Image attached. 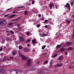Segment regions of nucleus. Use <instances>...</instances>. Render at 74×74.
<instances>
[{
    "mask_svg": "<svg viewBox=\"0 0 74 74\" xmlns=\"http://www.w3.org/2000/svg\"><path fill=\"white\" fill-rule=\"evenodd\" d=\"M66 22H68L69 23V24H70V21L66 20Z\"/></svg>",
    "mask_w": 74,
    "mask_h": 74,
    "instance_id": "79ce46f5",
    "label": "nucleus"
},
{
    "mask_svg": "<svg viewBox=\"0 0 74 74\" xmlns=\"http://www.w3.org/2000/svg\"><path fill=\"white\" fill-rule=\"evenodd\" d=\"M26 35L27 36H29V32H28L26 33Z\"/></svg>",
    "mask_w": 74,
    "mask_h": 74,
    "instance_id": "09e8293b",
    "label": "nucleus"
},
{
    "mask_svg": "<svg viewBox=\"0 0 74 74\" xmlns=\"http://www.w3.org/2000/svg\"><path fill=\"white\" fill-rule=\"evenodd\" d=\"M11 10V8L8 9V10H7L6 11V12H7V11H8L9 10Z\"/></svg>",
    "mask_w": 74,
    "mask_h": 74,
    "instance_id": "a19ab883",
    "label": "nucleus"
},
{
    "mask_svg": "<svg viewBox=\"0 0 74 74\" xmlns=\"http://www.w3.org/2000/svg\"><path fill=\"white\" fill-rule=\"evenodd\" d=\"M18 54L20 57H21V58H22V60H26V57L24 56L22 54V53L20 52H19Z\"/></svg>",
    "mask_w": 74,
    "mask_h": 74,
    "instance_id": "f257e3e1",
    "label": "nucleus"
},
{
    "mask_svg": "<svg viewBox=\"0 0 74 74\" xmlns=\"http://www.w3.org/2000/svg\"><path fill=\"white\" fill-rule=\"evenodd\" d=\"M5 17H7V16H8V14H6L5 15Z\"/></svg>",
    "mask_w": 74,
    "mask_h": 74,
    "instance_id": "c03bdc74",
    "label": "nucleus"
},
{
    "mask_svg": "<svg viewBox=\"0 0 74 74\" xmlns=\"http://www.w3.org/2000/svg\"><path fill=\"white\" fill-rule=\"evenodd\" d=\"M16 55V53H15V52H12V55L13 56H14V55Z\"/></svg>",
    "mask_w": 74,
    "mask_h": 74,
    "instance_id": "f704fd0d",
    "label": "nucleus"
},
{
    "mask_svg": "<svg viewBox=\"0 0 74 74\" xmlns=\"http://www.w3.org/2000/svg\"><path fill=\"white\" fill-rule=\"evenodd\" d=\"M29 71L27 70H25V71L24 72V74H26L27 73V72Z\"/></svg>",
    "mask_w": 74,
    "mask_h": 74,
    "instance_id": "4be33fe9",
    "label": "nucleus"
},
{
    "mask_svg": "<svg viewBox=\"0 0 74 74\" xmlns=\"http://www.w3.org/2000/svg\"><path fill=\"white\" fill-rule=\"evenodd\" d=\"M23 51L24 52H29V50L28 49L26 48H24L23 49Z\"/></svg>",
    "mask_w": 74,
    "mask_h": 74,
    "instance_id": "9b49d317",
    "label": "nucleus"
},
{
    "mask_svg": "<svg viewBox=\"0 0 74 74\" xmlns=\"http://www.w3.org/2000/svg\"><path fill=\"white\" fill-rule=\"evenodd\" d=\"M40 21H44V18H40Z\"/></svg>",
    "mask_w": 74,
    "mask_h": 74,
    "instance_id": "37998d69",
    "label": "nucleus"
},
{
    "mask_svg": "<svg viewBox=\"0 0 74 74\" xmlns=\"http://www.w3.org/2000/svg\"><path fill=\"white\" fill-rule=\"evenodd\" d=\"M73 50V47H69L67 49V50H68V51H71Z\"/></svg>",
    "mask_w": 74,
    "mask_h": 74,
    "instance_id": "f8f14e48",
    "label": "nucleus"
},
{
    "mask_svg": "<svg viewBox=\"0 0 74 74\" xmlns=\"http://www.w3.org/2000/svg\"><path fill=\"white\" fill-rule=\"evenodd\" d=\"M49 7H50V8H52L53 7V5H52V3L50 4Z\"/></svg>",
    "mask_w": 74,
    "mask_h": 74,
    "instance_id": "cd10ccee",
    "label": "nucleus"
},
{
    "mask_svg": "<svg viewBox=\"0 0 74 74\" xmlns=\"http://www.w3.org/2000/svg\"><path fill=\"white\" fill-rule=\"evenodd\" d=\"M5 42V40L3 39L2 40V42H1L2 44H4Z\"/></svg>",
    "mask_w": 74,
    "mask_h": 74,
    "instance_id": "c756f323",
    "label": "nucleus"
},
{
    "mask_svg": "<svg viewBox=\"0 0 74 74\" xmlns=\"http://www.w3.org/2000/svg\"><path fill=\"white\" fill-rule=\"evenodd\" d=\"M40 63V62H36V64H39Z\"/></svg>",
    "mask_w": 74,
    "mask_h": 74,
    "instance_id": "3c124183",
    "label": "nucleus"
},
{
    "mask_svg": "<svg viewBox=\"0 0 74 74\" xmlns=\"http://www.w3.org/2000/svg\"><path fill=\"white\" fill-rule=\"evenodd\" d=\"M10 59H14V57H13L12 56H10Z\"/></svg>",
    "mask_w": 74,
    "mask_h": 74,
    "instance_id": "c9c22d12",
    "label": "nucleus"
},
{
    "mask_svg": "<svg viewBox=\"0 0 74 74\" xmlns=\"http://www.w3.org/2000/svg\"><path fill=\"white\" fill-rule=\"evenodd\" d=\"M6 60H10L8 58H6L5 56L3 58V62H4L6 61Z\"/></svg>",
    "mask_w": 74,
    "mask_h": 74,
    "instance_id": "39448f33",
    "label": "nucleus"
},
{
    "mask_svg": "<svg viewBox=\"0 0 74 74\" xmlns=\"http://www.w3.org/2000/svg\"><path fill=\"white\" fill-rule=\"evenodd\" d=\"M52 66V62H50V68H51Z\"/></svg>",
    "mask_w": 74,
    "mask_h": 74,
    "instance_id": "473e14b6",
    "label": "nucleus"
},
{
    "mask_svg": "<svg viewBox=\"0 0 74 74\" xmlns=\"http://www.w3.org/2000/svg\"><path fill=\"white\" fill-rule=\"evenodd\" d=\"M73 32H74V33L72 35V37L73 39H74V30H73Z\"/></svg>",
    "mask_w": 74,
    "mask_h": 74,
    "instance_id": "e433bc0d",
    "label": "nucleus"
},
{
    "mask_svg": "<svg viewBox=\"0 0 74 74\" xmlns=\"http://www.w3.org/2000/svg\"><path fill=\"white\" fill-rule=\"evenodd\" d=\"M45 27L46 28H47V27H48V25H45Z\"/></svg>",
    "mask_w": 74,
    "mask_h": 74,
    "instance_id": "4d7b16f0",
    "label": "nucleus"
},
{
    "mask_svg": "<svg viewBox=\"0 0 74 74\" xmlns=\"http://www.w3.org/2000/svg\"><path fill=\"white\" fill-rule=\"evenodd\" d=\"M18 29L19 31H20V32H21V31H22V28H21V27H18Z\"/></svg>",
    "mask_w": 74,
    "mask_h": 74,
    "instance_id": "412c9836",
    "label": "nucleus"
},
{
    "mask_svg": "<svg viewBox=\"0 0 74 74\" xmlns=\"http://www.w3.org/2000/svg\"><path fill=\"white\" fill-rule=\"evenodd\" d=\"M63 44H63V42H62L60 45L61 46V45H63Z\"/></svg>",
    "mask_w": 74,
    "mask_h": 74,
    "instance_id": "bf43d9fd",
    "label": "nucleus"
},
{
    "mask_svg": "<svg viewBox=\"0 0 74 74\" xmlns=\"http://www.w3.org/2000/svg\"><path fill=\"white\" fill-rule=\"evenodd\" d=\"M16 12H17V10H15L14 11L12 12V14H15V13H16Z\"/></svg>",
    "mask_w": 74,
    "mask_h": 74,
    "instance_id": "72a5a7b5",
    "label": "nucleus"
},
{
    "mask_svg": "<svg viewBox=\"0 0 74 74\" xmlns=\"http://www.w3.org/2000/svg\"><path fill=\"white\" fill-rule=\"evenodd\" d=\"M16 16V14H13L12 15H11L10 16H9V18H13V17L15 16Z\"/></svg>",
    "mask_w": 74,
    "mask_h": 74,
    "instance_id": "4468645a",
    "label": "nucleus"
},
{
    "mask_svg": "<svg viewBox=\"0 0 74 74\" xmlns=\"http://www.w3.org/2000/svg\"><path fill=\"white\" fill-rule=\"evenodd\" d=\"M31 41V40L30 39H28V40H27L26 42L27 43V42H30Z\"/></svg>",
    "mask_w": 74,
    "mask_h": 74,
    "instance_id": "bb28decb",
    "label": "nucleus"
},
{
    "mask_svg": "<svg viewBox=\"0 0 74 74\" xmlns=\"http://www.w3.org/2000/svg\"><path fill=\"white\" fill-rule=\"evenodd\" d=\"M35 51H36V50H35V49H33V50H32V52H35Z\"/></svg>",
    "mask_w": 74,
    "mask_h": 74,
    "instance_id": "0e129e2a",
    "label": "nucleus"
},
{
    "mask_svg": "<svg viewBox=\"0 0 74 74\" xmlns=\"http://www.w3.org/2000/svg\"><path fill=\"white\" fill-rule=\"evenodd\" d=\"M48 61L47 60H46L44 62H43V64H47L48 63Z\"/></svg>",
    "mask_w": 74,
    "mask_h": 74,
    "instance_id": "dca6fc26",
    "label": "nucleus"
},
{
    "mask_svg": "<svg viewBox=\"0 0 74 74\" xmlns=\"http://www.w3.org/2000/svg\"><path fill=\"white\" fill-rule=\"evenodd\" d=\"M25 8V7H24L23 6H22L21 7V8Z\"/></svg>",
    "mask_w": 74,
    "mask_h": 74,
    "instance_id": "e2e57ef3",
    "label": "nucleus"
},
{
    "mask_svg": "<svg viewBox=\"0 0 74 74\" xmlns=\"http://www.w3.org/2000/svg\"><path fill=\"white\" fill-rule=\"evenodd\" d=\"M2 49H3V48L1 47L0 49V52H1L2 51Z\"/></svg>",
    "mask_w": 74,
    "mask_h": 74,
    "instance_id": "49530a36",
    "label": "nucleus"
},
{
    "mask_svg": "<svg viewBox=\"0 0 74 74\" xmlns=\"http://www.w3.org/2000/svg\"><path fill=\"white\" fill-rule=\"evenodd\" d=\"M63 65V64H58L57 65V67H60V66H62Z\"/></svg>",
    "mask_w": 74,
    "mask_h": 74,
    "instance_id": "b1692460",
    "label": "nucleus"
},
{
    "mask_svg": "<svg viewBox=\"0 0 74 74\" xmlns=\"http://www.w3.org/2000/svg\"><path fill=\"white\" fill-rule=\"evenodd\" d=\"M16 33H19V31H15Z\"/></svg>",
    "mask_w": 74,
    "mask_h": 74,
    "instance_id": "603ef678",
    "label": "nucleus"
},
{
    "mask_svg": "<svg viewBox=\"0 0 74 74\" xmlns=\"http://www.w3.org/2000/svg\"><path fill=\"white\" fill-rule=\"evenodd\" d=\"M63 47H66V45H63Z\"/></svg>",
    "mask_w": 74,
    "mask_h": 74,
    "instance_id": "774afa93",
    "label": "nucleus"
},
{
    "mask_svg": "<svg viewBox=\"0 0 74 74\" xmlns=\"http://www.w3.org/2000/svg\"><path fill=\"white\" fill-rule=\"evenodd\" d=\"M37 27H40V25L39 24L37 26Z\"/></svg>",
    "mask_w": 74,
    "mask_h": 74,
    "instance_id": "de8ad7c7",
    "label": "nucleus"
},
{
    "mask_svg": "<svg viewBox=\"0 0 74 74\" xmlns=\"http://www.w3.org/2000/svg\"><path fill=\"white\" fill-rule=\"evenodd\" d=\"M10 32L11 34H13L14 33V32L12 31H10Z\"/></svg>",
    "mask_w": 74,
    "mask_h": 74,
    "instance_id": "4c0bfd02",
    "label": "nucleus"
},
{
    "mask_svg": "<svg viewBox=\"0 0 74 74\" xmlns=\"http://www.w3.org/2000/svg\"><path fill=\"white\" fill-rule=\"evenodd\" d=\"M10 38H6V40L7 41H8V40H10Z\"/></svg>",
    "mask_w": 74,
    "mask_h": 74,
    "instance_id": "ea45409f",
    "label": "nucleus"
},
{
    "mask_svg": "<svg viewBox=\"0 0 74 74\" xmlns=\"http://www.w3.org/2000/svg\"><path fill=\"white\" fill-rule=\"evenodd\" d=\"M66 50V49L62 48L61 49L60 51L61 52H63Z\"/></svg>",
    "mask_w": 74,
    "mask_h": 74,
    "instance_id": "a211bd4d",
    "label": "nucleus"
},
{
    "mask_svg": "<svg viewBox=\"0 0 74 74\" xmlns=\"http://www.w3.org/2000/svg\"><path fill=\"white\" fill-rule=\"evenodd\" d=\"M32 42L33 44H34V45H35L36 44L35 43L36 42V40L35 39H33L32 41Z\"/></svg>",
    "mask_w": 74,
    "mask_h": 74,
    "instance_id": "2eb2a0df",
    "label": "nucleus"
},
{
    "mask_svg": "<svg viewBox=\"0 0 74 74\" xmlns=\"http://www.w3.org/2000/svg\"><path fill=\"white\" fill-rule=\"evenodd\" d=\"M61 45H58L57 46H56V48L57 49H58V48H60V47L61 46Z\"/></svg>",
    "mask_w": 74,
    "mask_h": 74,
    "instance_id": "393cba45",
    "label": "nucleus"
},
{
    "mask_svg": "<svg viewBox=\"0 0 74 74\" xmlns=\"http://www.w3.org/2000/svg\"><path fill=\"white\" fill-rule=\"evenodd\" d=\"M31 61H32V60L31 59H29L27 60L26 66L27 67H29V66L31 64Z\"/></svg>",
    "mask_w": 74,
    "mask_h": 74,
    "instance_id": "f03ea898",
    "label": "nucleus"
},
{
    "mask_svg": "<svg viewBox=\"0 0 74 74\" xmlns=\"http://www.w3.org/2000/svg\"><path fill=\"white\" fill-rule=\"evenodd\" d=\"M12 25V23H9L8 24L9 25Z\"/></svg>",
    "mask_w": 74,
    "mask_h": 74,
    "instance_id": "8fccbe9b",
    "label": "nucleus"
},
{
    "mask_svg": "<svg viewBox=\"0 0 74 74\" xmlns=\"http://www.w3.org/2000/svg\"><path fill=\"white\" fill-rule=\"evenodd\" d=\"M42 70H45L46 71H48V69L47 68L43 67L42 69Z\"/></svg>",
    "mask_w": 74,
    "mask_h": 74,
    "instance_id": "5701e85b",
    "label": "nucleus"
},
{
    "mask_svg": "<svg viewBox=\"0 0 74 74\" xmlns=\"http://www.w3.org/2000/svg\"><path fill=\"white\" fill-rule=\"evenodd\" d=\"M65 7H68L69 11L70 10V4L68 3H67L66 5L65 6Z\"/></svg>",
    "mask_w": 74,
    "mask_h": 74,
    "instance_id": "6e6552de",
    "label": "nucleus"
},
{
    "mask_svg": "<svg viewBox=\"0 0 74 74\" xmlns=\"http://www.w3.org/2000/svg\"><path fill=\"white\" fill-rule=\"evenodd\" d=\"M71 5H73V2H72L71 3Z\"/></svg>",
    "mask_w": 74,
    "mask_h": 74,
    "instance_id": "13d9d810",
    "label": "nucleus"
},
{
    "mask_svg": "<svg viewBox=\"0 0 74 74\" xmlns=\"http://www.w3.org/2000/svg\"><path fill=\"white\" fill-rule=\"evenodd\" d=\"M2 26H3L7 24V22H6V21L5 20L2 21Z\"/></svg>",
    "mask_w": 74,
    "mask_h": 74,
    "instance_id": "423d86ee",
    "label": "nucleus"
},
{
    "mask_svg": "<svg viewBox=\"0 0 74 74\" xmlns=\"http://www.w3.org/2000/svg\"><path fill=\"white\" fill-rule=\"evenodd\" d=\"M18 19V18H17L16 19H13L12 20L13 21H17Z\"/></svg>",
    "mask_w": 74,
    "mask_h": 74,
    "instance_id": "58836bf2",
    "label": "nucleus"
},
{
    "mask_svg": "<svg viewBox=\"0 0 74 74\" xmlns=\"http://www.w3.org/2000/svg\"><path fill=\"white\" fill-rule=\"evenodd\" d=\"M0 72L1 73H3L4 72V69H1V70H0Z\"/></svg>",
    "mask_w": 74,
    "mask_h": 74,
    "instance_id": "f3484780",
    "label": "nucleus"
},
{
    "mask_svg": "<svg viewBox=\"0 0 74 74\" xmlns=\"http://www.w3.org/2000/svg\"><path fill=\"white\" fill-rule=\"evenodd\" d=\"M64 57L63 56H60L58 58V60H63Z\"/></svg>",
    "mask_w": 74,
    "mask_h": 74,
    "instance_id": "0eeeda50",
    "label": "nucleus"
},
{
    "mask_svg": "<svg viewBox=\"0 0 74 74\" xmlns=\"http://www.w3.org/2000/svg\"><path fill=\"white\" fill-rule=\"evenodd\" d=\"M58 54H56L55 55H53V56H51V58H55V57H56V56H57L58 55Z\"/></svg>",
    "mask_w": 74,
    "mask_h": 74,
    "instance_id": "7c9ffc66",
    "label": "nucleus"
},
{
    "mask_svg": "<svg viewBox=\"0 0 74 74\" xmlns=\"http://www.w3.org/2000/svg\"><path fill=\"white\" fill-rule=\"evenodd\" d=\"M66 44L67 45V46L71 45H72V42H67L66 43Z\"/></svg>",
    "mask_w": 74,
    "mask_h": 74,
    "instance_id": "9d476101",
    "label": "nucleus"
},
{
    "mask_svg": "<svg viewBox=\"0 0 74 74\" xmlns=\"http://www.w3.org/2000/svg\"><path fill=\"white\" fill-rule=\"evenodd\" d=\"M36 66H34L31 67L30 69L31 71H34V70H36Z\"/></svg>",
    "mask_w": 74,
    "mask_h": 74,
    "instance_id": "1a4fd4ad",
    "label": "nucleus"
},
{
    "mask_svg": "<svg viewBox=\"0 0 74 74\" xmlns=\"http://www.w3.org/2000/svg\"><path fill=\"white\" fill-rule=\"evenodd\" d=\"M14 70L15 71H16V74H18V73H23V71L21 69H15Z\"/></svg>",
    "mask_w": 74,
    "mask_h": 74,
    "instance_id": "7ed1b4c3",
    "label": "nucleus"
},
{
    "mask_svg": "<svg viewBox=\"0 0 74 74\" xmlns=\"http://www.w3.org/2000/svg\"><path fill=\"white\" fill-rule=\"evenodd\" d=\"M47 22H48V20H45V23H47Z\"/></svg>",
    "mask_w": 74,
    "mask_h": 74,
    "instance_id": "864d4df0",
    "label": "nucleus"
},
{
    "mask_svg": "<svg viewBox=\"0 0 74 74\" xmlns=\"http://www.w3.org/2000/svg\"><path fill=\"white\" fill-rule=\"evenodd\" d=\"M0 26H3L2 24V21H0Z\"/></svg>",
    "mask_w": 74,
    "mask_h": 74,
    "instance_id": "c85d7f7f",
    "label": "nucleus"
},
{
    "mask_svg": "<svg viewBox=\"0 0 74 74\" xmlns=\"http://www.w3.org/2000/svg\"><path fill=\"white\" fill-rule=\"evenodd\" d=\"M46 47V45H44L42 46V49H44Z\"/></svg>",
    "mask_w": 74,
    "mask_h": 74,
    "instance_id": "6ab92c4d",
    "label": "nucleus"
},
{
    "mask_svg": "<svg viewBox=\"0 0 74 74\" xmlns=\"http://www.w3.org/2000/svg\"><path fill=\"white\" fill-rule=\"evenodd\" d=\"M27 14V11L26 10L24 12L25 15H26Z\"/></svg>",
    "mask_w": 74,
    "mask_h": 74,
    "instance_id": "2f4dec72",
    "label": "nucleus"
},
{
    "mask_svg": "<svg viewBox=\"0 0 74 74\" xmlns=\"http://www.w3.org/2000/svg\"><path fill=\"white\" fill-rule=\"evenodd\" d=\"M23 47L21 46V45H20L18 47V48L19 49H22Z\"/></svg>",
    "mask_w": 74,
    "mask_h": 74,
    "instance_id": "a878e982",
    "label": "nucleus"
},
{
    "mask_svg": "<svg viewBox=\"0 0 74 74\" xmlns=\"http://www.w3.org/2000/svg\"><path fill=\"white\" fill-rule=\"evenodd\" d=\"M55 7L56 9H57L58 8V6H57V5H56Z\"/></svg>",
    "mask_w": 74,
    "mask_h": 74,
    "instance_id": "052dcab7",
    "label": "nucleus"
},
{
    "mask_svg": "<svg viewBox=\"0 0 74 74\" xmlns=\"http://www.w3.org/2000/svg\"><path fill=\"white\" fill-rule=\"evenodd\" d=\"M32 4H34V1H33L32 2Z\"/></svg>",
    "mask_w": 74,
    "mask_h": 74,
    "instance_id": "a18cd8bd",
    "label": "nucleus"
},
{
    "mask_svg": "<svg viewBox=\"0 0 74 74\" xmlns=\"http://www.w3.org/2000/svg\"><path fill=\"white\" fill-rule=\"evenodd\" d=\"M19 39L21 41H24V39L23 37H19Z\"/></svg>",
    "mask_w": 74,
    "mask_h": 74,
    "instance_id": "ddd939ff",
    "label": "nucleus"
},
{
    "mask_svg": "<svg viewBox=\"0 0 74 74\" xmlns=\"http://www.w3.org/2000/svg\"><path fill=\"white\" fill-rule=\"evenodd\" d=\"M7 36H10V33H7Z\"/></svg>",
    "mask_w": 74,
    "mask_h": 74,
    "instance_id": "6e6d98bb",
    "label": "nucleus"
},
{
    "mask_svg": "<svg viewBox=\"0 0 74 74\" xmlns=\"http://www.w3.org/2000/svg\"><path fill=\"white\" fill-rule=\"evenodd\" d=\"M65 55H67V52H65Z\"/></svg>",
    "mask_w": 74,
    "mask_h": 74,
    "instance_id": "338daca9",
    "label": "nucleus"
},
{
    "mask_svg": "<svg viewBox=\"0 0 74 74\" xmlns=\"http://www.w3.org/2000/svg\"><path fill=\"white\" fill-rule=\"evenodd\" d=\"M17 27H20V24H18L17 25Z\"/></svg>",
    "mask_w": 74,
    "mask_h": 74,
    "instance_id": "5fc2aeb1",
    "label": "nucleus"
},
{
    "mask_svg": "<svg viewBox=\"0 0 74 74\" xmlns=\"http://www.w3.org/2000/svg\"><path fill=\"white\" fill-rule=\"evenodd\" d=\"M27 46H28V47H30V45H29V44H28L27 45Z\"/></svg>",
    "mask_w": 74,
    "mask_h": 74,
    "instance_id": "69168bd1",
    "label": "nucleus"
},
{
    "mask_svg": "<svg viewBox=\"0 0 74 74\" xmlns=\"http://www.w3.org/2000/svg\"><path fill=\"white\" fill-rule=\"evenodd\" d=\"M41 14H40L39 15H38V17H41Z\"/></svg>",
    "mask_w": 74,
    "mask_h": 74,
    "instance_id": "680f3d73",
    "label": "nucleus"
},
{
    "mask_svg": "<svg viewBox=\"0 0 74 74\" xmlns=\"http://www.w3.org/2000/svg\"><path fill=\"white\" fill-rule=\"evenodd\" d=\"M48 36V34H42V37H46V36Z\"/></svg>",
    "mask_w": 74,
    "mask_h": 74,
    "instance_id": "aec40b11",
    "label": "nucleus"
},
{
    "mask_svg": "<svg viewBox=\"0 0 74 74\" xmlns=\"http://www.w3.org/2000/svg\"><path fill=\"white\" fill-rule=\"evenodd\" d=\"M37 73L39 74H45V72L41 70H38L37 71Z\"/></svg>",
    "mask_w": 74,
    "mask_h": 74,
    "instance_id": "20e7f679",
    "label": "nucleus"
}]
</instances>
